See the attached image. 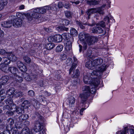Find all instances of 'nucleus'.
<instances>
[{"label":"nucleus","mask_w":134,"mask_h":134,"mask_svg":"<svg viewBox=\"0 0 134 134\" xmlns=\"http://www.w3.org/2000/svg\"><path fill=\"white\" fill-rule=\"evenodd\" d=\"M90 87L89 86H85L82 88V93L80 95V97L81 99V103L84 104L87 99L88 97L90 95Z\"/></svg>","instance_id":"f257e3e1"},{"label":"nucleus","mask_w":134,"mask_h":134,"mask_svg":"<svg viewBox=\"0 0 134 134\" xmlns=\"http://www.w3.org/2000/svg\"><path fill=\"white\" fill-rule=\"evenodd\" d=\"M86 41L87 44L89 46L93 45L97 42L98 41V38L94 36H90L89 34L86 35Z\"/></svg>","instance_id":"f03ea898"},{"label":"nucleus","mask_w":134,"mask_h":134,"mask_svg":"<svg viewBox=\"0 0 134 134\" xmlns=\"http://www.w3.org/2000/svg\"><path fill=\"white\" fill-rule=\"evenodd\" d=\"M107 68L105 64H103L102 66L99 67L96 70H93L91 73L92 75L97 76H100L102 74V72L105 71Z\"/></svg>","instance_id":"7ed1b4c3"},{"label":"nucleus","mask_w":134,"mask_h":134,"mask_svg":"<svg viewBox=\"0 0 134 134\" xmlns=\"http://www.w3.org/2000/svg\"><path fill=\"white\" fill-rule=\"evenodd\" d=\"M99 83V81L98 79H96L94 80V82H92L90 86V87L92 86L93 87L90 89V94L91 93L93 94L96 93V90L99 89L98 86Z\"/></svg>","instance_id":"20e7f679"},{"label":"nucleus","mask_w":134,"mask_h":134,"mask_svg":"<svg viewBox=\"0 0 134 134\" xmlns=\"http://www.w3.org/2000/svg\"><path fill=\"white\" fill-rule=\"evenodd\" d=\"M63 38L62 36L60 35L57 34L54 36H51L48 37V40L50 42H60L63 40Z\"/></svg>","instance_id":"39448f33"},{"label":"nucleus","mask_w":134,"mask_h":134,"mask_svg":"<svg viewBox=\"0 0 134 134\" xmlns=\"http://www.w3.org/2000/svg\"><path fill=\"white\" fill-rule=\"evenodd\" d=\"M29 117L28 115L26 114H23L17 117L16 116L14 117V119L15 122H19L21 124L24 121L27 119Z\"/></svg>","instance_id":"423d86ee"},{"label":"nucleus","mask_w":134,"mask_h":134,"mask_svg":"<svg viewBox=\"0 0 134 134\" xmlns=\"http://www.w3.org/2000/svg\"><path fill=\"white\" fill-rule=\"evenodd\" d=\"M23 23V21L22 19L17 18L14 19L12 22L13 26L15 27H20Z\"/></svg>","instance_id":"0eeeda50"},{"label":"nucleus","mask_w":134,"mask_h":134,"mask_svg":"<svg viewBox=\"0 0 134 134\" xmlns=\"http://www.w3.org/2000/svg\"><path fill=\"white\" fill-rule=\"evenodd\" d=\"M43 128L42 122H41L39 120H37L35 123L34 130L36 132H39L42 130Z\"/></svg>","instance_id":"6e6552de"},{"label":"nucleus","mask_w":134,"mask_h":134,"mask_svg":"<svg viewBox=\"0 0 134 134\" xmlns=\"http://www.w3.org/2000/svg\"><path fill=\"white\" fill-rule=\"evenodd\" d=\"M92 31L93 33L102 34L104 33V35L106 33V31H105L102 27L98 26H96L94 27L92 29Z\"/></svg>","instance_id":"1a4fd4ad"},{"label":"nucleus","mask_w":134,"mask_h":134,"mask_svg":"<svg viewBox=\"0 0 134 134\" xmlns=\"http://www.w3.org/2000/svg\"><path fill=\"white\" fill-rule=\"evenodd\" d=\"M76 24L79 25L80 28L81 29H83L85 28V26L83 25H88L90 26H92L95 25V22L93 20H92V24H89L88 23H86L85 24H82V22L80 21L76 20Z\"/></svg>","instance_id":"9d476101"},{"label":"nucleus","mask_w":134,"mask_h":134,"mask_svg":"<svg viewBox=\"0 0 134 134\" xmlns=\"http://www.w3.org/2000/svg\"><path fill=\"white\" fill-rule=\"evenodd\" d=\"M36 9L40 14H43L46 12L47 10L51 9V8L50 7L48 6H47L41 8H36Z\"/></svg>","instance_id":"9b49d317"},{"label":"nucleus","mask_w":134,"mask_h":134,"mask_svg":"<svg viewBox=\"0 0 134 134\" xmlns=\"http://www.w3.org/2000/svg\"><path fill=\"white\" fill-rule=\"evenodd\" d=\"M16 64L18 68L23 73L27 71L26 67L21 62L18 61L17 62Z\"/></svg>","instance_id":"f8f14e48"},{"label":"nucleus","mask_w":134,"mask_h":134,"mask_svg":"<svg viewBox=\"0 0 134 134\" xmlns=\"http://www.w3.org/2000/svg\"><path fill=\"white\" fill-rule=\"evenodd\" d=\"M1 25L5 28H10L12 26V21L8 20L2 22L1 24Z\"/></svg>","instance_id":"ddd939ff"},{"label":"nucleus","mask_w":134,"mask_h":134,"mask_svg":"<svg viewBox=\"0 0 134 134\" xmlns=\"http://www.w3.org/2000/svg\"><path fill=\"white\" fill-rule=\"evenodd\" d=\"M32 16L33 18L36 19L39 18L41 17L40 14L36 9L33 10Z\"/></svg>","instance_id":"4468645a"},{"label":"nucleus","mask_w":134,"mask_h":134,"mask_svg":"<svg viewBox=\"0 0 134 134\" xmlns=\"http://www.w3.org/2000/svg\"><path fill=\"white\" fill-rule=\"evenodd\" d=\"M73 61L74 62H75V63H74L73 64L72 66L69 69V74H71V73L72 71H73L74 70L75 68L77 63V58L75 57L74 56L73 57Z\"/></svg>","instance_id":"2eb2a0df"},{"label":"nucleus","mask_w":134,"mask_h":134,"mask_svg":"<svg viewBox=\"0 0 134 134\" xmlns=\"http://www.w3.org/2000/svg\"><path fill=\"white\" fill-rule=\"evenodd\" d=\"M22 76L23 77L24 79L28 81H30L32 80V77H34V76H29L25 73H23L21 74Z\"/></svg>","instance_id":"dca6fc26"},{"label":"nucleus","mask_w":134,"mask_h":134,"mask_svg":"<svg viewBox=\"0 0 134 134\" xmlns=\"http://www.w3.org/2000/svg\"><path fill=\"white\" fill-rule=\"evenodd\" d=\"M9 79V77L7 76H3L0 79V83L2 85L5 84Z\"/></svg>","instance_id":"f3484780"},{"label":"nucleus","mask_w":134,"mask_h":134,"mask_svg":"<svg viewBox=\"0 0 134 134\" xmlns=\"http://www.w3.org/2000/svg\"><path fill=\"white\" fill-rule=\"evenodd\" d=\"M93 61L89 60L87 62L86 64V66L90 69H93L94 67V64H93Z\"/></svg>","instance_id":"a211bd4d"},{"label":"nucleus","mask_w":134,"mask_h":134,"mask_svg":"<svg viewBox=\"0 0 134 134\" xmlns=\"http://www.w3.org/2000/svg\"><path fill=\"white\" fill-rule=\"evenodd\" d=\"M7 57L10 60L15 61L16 60V58L15 55L12 52H9L7 54Z\"/></svg>","instance_id":"6ab92c4d"},{"label":"nucleus","mask_w":134,"mask_h":134,"mask_svg":"<svg viewBox=\"0 0 134 134\" xmlns=\"http://www.w3.org/2000/svg\"><path fill=\"white\" fill-rule=\"evenodd\" d=\"M80 75L79 70L77 69L73 71V74L71 75V77L72 78H78Z\"/></svg>","instance_id":"aec40b11"},{"label":"nucleus","mask_w":134,"mask_h":134,"mask_svg":"<svg viewBox=\"0 0 134 134\" xmlns=\"http://www.w3.org/2000/svg\"><path fill=\"white\" fill-rule=\"evenodd\" d=\"M103 62V60L102 59L98 58L94 60L93 63L94 64V66H96L102 64Z\"/></svg>","instance_id":"412c9836"},{"label":"nucleus","mask_w":134,"mask_h":134,"mask_svg":"<svg viewBox=\"0 0 134 134\" xmlns=\"http://www.w3.org/2000/svg\"><path fill=\"white\" fill-rule=\"evenodd\" d=\"M24 110V109L23 108H21L20 107L17 108L16 110L14 111V114L15 115H14V117H15V116L17 117L18 116V115H17V114H22V112Z\"/></svg>","instance_id":"4be33fe9"},{"label":"nucleus","mask_w":134,"mask_h":134,"mask_svg":"<svg viewBox=\"0 0 134 134\" xmlns=\"http://www.w3.org/2000/svg\"><path fill=\"white\" fill-rule=\"evenodd\" d=\"M30 104L32 105L36 108L37 109L39 108V103L35 99L30 100Z\"/></svg>","instance_id":"5701e85b"},{"label":"nucleus","mask_w":134,"mask_h":134,"mask_svg":"<svg viewBox=\"0 0 134 134\" xmlns=\"http://www.w3.org/2000/svg\"><path fill=\"white\" fill-rule=\"evenodd\" d=\"M13 79H15V80L17 82H21L23 80V79L21 77L17 75H14V76L12 77Z\"/></svg>","instance_id":"b1692460"},{"label":"nucleus","mask_w":134,"mask_h":134,"mask_svg":"<svg viewBox=\"0 0 134 134\" xmlns=\"http://www.w3.org/2000/svg\"><path fill=\"white\" fill-rule=\"evenodd\" d=\"M75 101V98L72 97H71L69 98V105L70 107H72L74 104Z\"/></svg>","instance_id":"393cba45"},{"label":"nucleus","mask_w":134,"mask_h":134,"mask_svg":"<svg viewBox=\"0 0 134 134\" xmlns=\"http://www.w3.org/2000/svg\"><path fill=\"white\" fill-rule=\"evenodd\" d=\"M22 134H34L27 127L24 128L21 131Z\"/></svg>","instance_id":"a878e982"},{"label":"nucleus","mask_w":134,"mask_h":134,"mask_svg":"<svg viewBox=\"0 0 134 134\" xmlns=\"http://www.w3.org/2000/svg\"><path fill=\"white\" fill-rule=\"evenodd\" d=\"M129 129L127 127H124V130L118 131L116 133V134H127L128 132Z\"/></svg>","instance_id":"bb28decb"},{"label":"nucleus","mask_w":134,"mask_h":134,"mask_svg":"<svg viewBox=\"0 0 134 134\" xmlns=\"http://www.w3.org/2000/svg\"><path fill=\"white\" fill-rule=\"evenodd\" d=\"M8 70L13 74L12 75V77L14 76V75H16V72L17 71V69L14 66H12L9 68Z\"/></svg>","instance_id":"cd10ccee"},{"label":"nucleus","mask_w":134,"mask_h":134,"mask_svg":"<svg viewBox=\"0 0 134 134\" xmlns=\"http://www.w3.org/2000/svg\"><path fill=\"white\" fill-rule=\"evenodd\" d=\"M99 3V1L96 0H91L87 1V3L90 5H95Z\"/></svg>","instance_id":"c85d7f7f"},{"label":"nucleus","mask_w":134,"mask_h":134,"mask_svg":"<svg viewBox=\"0 0 134 134\" xmlns=\"http://www.w3.org/2000/svg\"><path fill=\"white\" fill-rule=\"evenodd\" d=\"M95 25L100 27L102 29L104 28L106 26L105 22L103 21H100L96 23H95Z\"/></svg>","instance_id":"c756f323"},{"label":"nucleus","mask_w":134,"mask_h":134,"mask_svg":"<svg viewBox=\"0 0 134 134\" xmlns=\"http://www.w3.org/2000/svg\"><path fill=\"white\" fill-rule=\"evenodd\" d=\"M94 9V13H98L100 14L103 15L104 14L103 10L101 7H99L97 8H93Z\"/></svg>","instance_id":"7c9ffc66"},{"label":"nucleus","mask_w":134,"mask_h":134,"mask_svg":"<svg viewBox=\"0 0 134 134\" xmlns=\"http://www.w3.org/2000/svg\"><path fill=\"white\" fill-rule=\"evenodd\" d=\"M55 44L54 43H47L46 46V48L48 50H51L54 47Z\"/></svg>","instance_id":"2f4dec72"},{"label":"nucleus","mask_w":134,"mask_h":134,"mask_svg":"<svg viewBox=\"0 0 134 134\" xmlns=\"http://www.w3.org/2000/svg\"><path fill=\"white\" fill-rule=\"evenodd\" d=\"M14 95L15 98H18L23 96L24 95V94L21 91H16L14 93Z\"/></svg>","instance_id":"473e14b6"},{"label":"nucleus","mask_w":134,"mask_h":134,"mask_svg":"<svg viewBox=\"0 0 134 134\" xmlns=\"http://www.w3.org/2000/svg\"><path fill=\"white\" fill-rule=\"evenodd\" d=\"M112 19H113V20H114L115 21L114 19H113V17H112V16H110V18H109V17L108 16H106L104 18V21H105V23H106L108 25V26L109 27H110V24H109L110 23V19L111 20Z\"/></svg>","instance_id":"72a5a7b5"},{"label":"nucleus","mask_w":134,"mask_h":134,"mask_svg":"<svg viewBox=\"0 0 134 134\" xmlns=\"http://www.w3.org/2000/svg\"><path fill=\"white\" fill-rule=\"evenodd\" d=\"M94 13V9L93 8L89 9L86 12V14L88 16V19H89L90 18V16L91 14Z\"/></svg>","instance_id":"f704fd0d"},{"label":"nucleus","mask_w":134,"mask_h":134,"mask_svg":"<svg viewBox=\"0 0 134 134\" xmlns=\"http://www.w3.org/2000/svg\"><path fill=\"white\" fill-rule=\"evenodd\" d=\"M70 34L73 36H76L78 35V32L77 30L74 28H72L70 30Z\"/></svg>","instance_id":"c9c22d12"},{"label":"nucleus","mask_w":134,"mask_h":134,"mask_svg":"<svg viewBox=\"0 0 134 134\" xmlns=\"http://www.w3.org/2000/svg\"><path fill=\"white\" fill-rule=\"evenodd\" d=\"M7 65L4 63L1 64H0V69L4 72L6 71Z\"/></svg>","instance_id":"e433bc0d"},{"label":"nucleus","mask_w":134,"mask_h":134,"mask_svg":"<svg viewBox=\"0 0 134 134\" xmlns=\"http://www.w3.org/2000/svg\"><path fill=\"white\" fill-rule=\"evenodd\" d=\"M57 29L59 31L63 30L68 31V28L66 27L65 26H59L57 27Z\"/></svg>","instance_id":"4c0bfd02"},{"label":"nucleus","mask_w":134,"mask_h":134,"mask_svg":"<svg viewBox=\"0 0 134 134\" xmlns=\"http://www.w3.org/2000/svg\"><path fill=\"white\" fill-rule=\"evenodd\" d=\"M15 91V89L13 88H10L7 91V94L6 95L8 94L10 95L13 94L14 93Z\"/></svg>","instance_id":"58836bf2"},{"label":"nucleus","mask_w":134,"mask_h":134,"mask_svg":"<svg viewBox=\"0 0 134 134\" xmlns=\"http://www.w3.org/2000/svg\"><path fill=\"white\" fill-rule=\"evenodd\" d=\"M60 21L61 22V24L64 25H67L69 23V21L66 19H62Z\"/></svg>","instance_id":"ea45409f"},{"label":"nucleus","mask_w":134,"mask_h":134,"mask_svg":"<svg viewBox=\"0 0 134 134\" xmlns=\"http://www.w3.org/2000/svg\"><path fill=\"white\" fill-rule=\"evenodd\" d=\"M86 35H85L81 34L79 35V37L80 40L81 41H84L85 40V41H86Z\"/></svg>","instance_id":"a19ab883"},{"label":"nucleus","mask_w":134,"mask_h":134,"mask_svg":"<svg viewBox=\"0 0 134 134\" xmlns=\"http://www.w3.org/2000/svg\"><path fill=\"white\" fill-rule=\"evenodd\" d=\"M30 104V100H25L22 104V106L23 107L26 106L27 107L29 106Z\"/></svg>","instance_id":"79ce46f5"},{"label":"nucleus","mask_w":134,"mask_h":134,"mask_svg":"<svg viewBox=\"0 0 134 134\" xmlns=\"http://www.w3.org/2000/svg\"><path fill=\"white\" fill-rule=\"evenodd\" d=\"M3 59L4 64L7 65L10 63V61L8 58L5 57L3 58Z\"/></svg>","instance_id":"37998d69"},{"label":"nucleus","mask_w":134,"mask_h":134,"mask_svg":"<svg viewBox=\"0 0 134 134\" xmlns=\"http://www.w3.org/2000/svg\"><path fill=\"white\" fill-rule=\"evenodd\" d=\"M83 82L86 84L90 83L89 78L87 76H84L83 79Z\"/></svg>","instance_id":"c03bdc74"},{"label":"nucleus","mask_w":134,"mask_h":134,"mask_svg":"<svg viewBox=\"0 0 134 134\" xmlns=\"http://www.w3.org/2000/svg\"><path fill=\"white\" fill-rule=\"evenodd\" d=\"M92 51L91 50H88L86 53V57L89 58H91V56L92 54Z\"/></svg>","instance_id":"a18cd8bd"},{"label":"nucleus","mask_w":134,"mask_h":134,"mask_svg":"<svg viewBox=\"0 0 134 134\" xmlns=\"http://www.w3.org/2000/svg\"><path fill=\"white\" fill-rule=\"evenodd\" d=\"M23 58L25 62L28 63L29 64L31 62V59L30 58L27 56H24L23 57Z\"/></svg>","instance_id":"49530a36"},{"label":"nucleus","mask_w":134,"mask_h":134,"mask_svg":"<svg viewBox=\"0 0 134 134\" xmlns=\"http://www.w3.org/2000/svg\"><path fill=\"white\" fill-rule=\"evenodd\" d=\"M65 15L66 17L67 18H71L72 17V13L70 11H66L65 12Z\"/></svg>","instance_id":"de8ad7c7"},{"label":"nucleus","mask_w":134,"mask_h":134,"mask_svg":"<svg viewBox=\"0 0 134 134\" xmlns=\"http://www.w3.org/2000/svg\"><path fill=\"white\" fill-rule=\"evenodd\" d=\"M63 46L62 45H58L56 48V51L57 52H60L61 51L63 48Z\"/></svg>","instance_id":"09e8293b"},{"label":"nucleus","mask_w":134,"mask_h":134,"mask_svg":"<svg viewBox=\"0 0 134 134\" xmlns=\"http://www.w3.org/2000/svg\"><path fill=\"white\" fill-rule=\"evenodd\" d=\"M8 53L3 49L0 48V54L2 55H5L7 54Z\"/></svg>","instance_id":"8fccbe9b"},{"label":"nucleus","mask_w":134,"mask_h":134,"mask_svg":"<svg viewBox=\"0 0 134 134\" xmlns=\"http://www.w3.org/2000/svg\"><path fill=\"white\" fill-rule=\"evenodd\" d=\"M11 107H10V106H9L8 105H6L3 107V109L4 110H8L9 111L10 110H11Z\"/></svg>","instance_id":"3c124183"},{"label":"nucleus","mask_w":134,"mask_h":134,"mask_svg":"<svg viewBox=\"0 0 134 134\" xmlns=\"http://www.w3.org/2000/svg\"><path fill=\"white\" fill-rule=\"evenodd\" d=\"M77 79L74 80L72 81L71 85L74 87L76 86L77 85Z\"/></svg>","instance_id":"603ef678"},{"label":"nucleus","mask_w":134,"mask_h":134,"mask_svg":"<svg viewBox=\"0 0 134 134\" xmlns=\"http://www.w3.org/2000/svg\"><path fill=\"white\" fill-rule=\"evenodd\" d=\"M7 121L9 124L10 125H13L14 122V120L11 118L8 119L7 120Z\"/></svg>","instance_id":"864d4df0"},{"label":"nucleus","mask_w":134,"mask_h":134,"mask_svg":"<svg viewBox=\"0 0 134 134\" xmlns=\"http://www.w3.org/2000/svg\"><path fill=\"white\" fill-rule=\"evenodd\" d=\"M14 113V111L13 112L11 111H7L6 113V114L8 116H12L13 115H15Z\"/></svg>","instance_id":"5fc2aeb1"},{"label":"nucleus","mask_w":134,"mask_h":134,"mask_svg":"<svg viewBox=\"0 0 134 134\" xmlns=\"http://www.w3.org/2000/svg\"><path fill=\"white\" fill-rule=\"evenodd\" d=\"M63 38L65 40H69V36L68 34H63Z\"/></svg>","instance_id":"6e6d98bb"},{"label":"nucleus","mask_w":134,"mask_h":134,"mask_svg":"<svg viewBox=\"0 0 134 134\" xmlns=\"http://www.w3.org/2000/svg\"><path fill=\"white\" fill-rule=\"evenodd\" d=\"M6 130L4 131L3 132H1V134H10V132L9 130H8L7 127H6Z\"/></svg>","instance_id":"4d7b16f0"},{"label":"nucleus","mask_w":134,"mask_h":134,"mask_svg":"<svg viewBox=\"0 0 134 134\" xmlns=\"http://www.w3.org/2000/svg\"><path fill=\"white\" fill-rule=\"evenodd\" d=\"M35 93L32 90H30L28 92V95L31 96H34Z\"/></svg>","instance_id":"13d9d810"},{"label":"nucleus","mask_w":134,"mask_h":134,"mask_svg":"<svg viewBox=\"0 0 134 134\" xmlns=\"http://www.w3.org/2000/svg\"><path fill=\"white\" fill-rule=\"evenodd\" d=\"M38 119L40 121V122H42V123L44 122V118L42 117L41 115H40L38 117Z\"/></svg>","instance_id":"bf43d9fd"},{"label":"nucleus","mask_w":134,"mask_h":134,"mask_svg":"<svg viewBox=\"0 0 134 134\" xmlns=\"http://www.w3.org/2000/svg\"><path fill=\"white\" fill-rule=\"evenodd\" d=\"M0 3L5 5L7 3V0H0Z\"/></svg>","instance_id":"052dcab7"},{"label":"nucleus","mask_w":134,"mask_h":134,"mask_svg":"<svg viewBox=\"0 0 134 134\" xmlns=\"http://www.w3.org/2000/svg\"><path fill=\"white\" fill-rule=\"evenodd\" d=\"M13 100L11 98H10L9 99H8L6 101V103L7 104H11L13 103Z\"/></svg>","instance_id":"680f3d73"},{"label":"nucleus","mask_w":134,"mask_h":134,"mask_svg":"<svg viewBox=\"0 0 134 134\" xmlns=\"http://www.w3.org/2000/svg\"><path fill=\"white\" fill-rule=\"evenodd\" d=\"M38 97L40 100H41L42 102H44V100H45V97L42 95H39Z\"/></svg>","instance_id":"e2e57ef3"},{"label":"nucleus","mask_w":134,"mask_h":134,"mask_svg":"<svg viewBox=\"0 0 134 134\" xmlns=\"http://www.w3.org/2000/svg\"><path fill=\"white\" fill-rule=\"evenodd\" d=\"M65 48L67 51H69L72 48V45H70L69 46V45H66Z\"/></svg>","instance_id":"0e129e2a"},{"label":"nucleus","mask_w":134,"mask_h":134,"mask_svg":"<svg viewBox=\"0 0 134 134\" xmlns=\"http://www.w3.org/2000/svg\"><path fill=\"white\" fill-rule=\"evenodd\" d=\"M63 6V4L62 2H59L58 3V6L59 8H61Z\"/></svg>","instance_id":"69168bd1"},{"label":"nucleus","mask_w":134,"mask_h":134,"mask_svg":"<svg viewBox=\"0 0 134 134\" xmlns=\"http://www.w3.org/2000/svg\"><path fill=\"white\" fill-rule=\"evenodd\" d=\"M66 62L67 64H68V63H71L72 62V59L71 58H69L67 59Z\"/></svg>","instance_id":"338daca9"},{"label":"nucleus","mask_w":134,"mask_h":134,"mask_svg":"<svg viewBox=\"0 0 134 134\" xmlns=\"http://www.w3.org/2000/svg\"><path fill=\"white\" fill-rule=\"evenodd\" d=\"M64 6L65 8L68 9L70 7V5L69 4L66 3L65 4Z\"/></svg>","instance_id":"774afa93"}]
</instances>
